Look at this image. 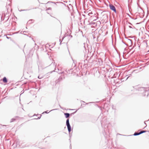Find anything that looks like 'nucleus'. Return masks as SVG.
<instances>
[{
	"label": "nucleus",
	"mask_w": 149,
	"mask_h": 149,
	"mask_svg": "<svg viewBox=\"0 0 149 149\" xmlns=\"http://www.w3.org/2000/svg\"><path fill=\"white\" fill-rule=\"evenodd\" d=\"M141 90L142 91H143L146 94H145V95H146L147 96H148V92L147 91H145V89L144 88H141Z\"/></svg>",
	"instance_id": "nucleus-3"
},
{
	"label": "nucleus",
	"mask_w": 149,
	"mask_h": 149,
	"mask_svg": "<svg viewBox=\"0 0 149 149\" xmlns=\"http://www.w3.org/2000/svg\"><path fill=\"white\" fill-rule=\"evenodd\" d=\"M3 81L5 83H6L7 81V79L6 77H4L3 79Z\"/></svg>",
	"instance_id": "nucleus-5"
},
{
	"label": "nucleus",
	"mask_w": 149,
	"mask_h": 149,
	"mask_svg": "<svg viewBox=\"0 0 149 149\" xmlns=\"http://www.w3.org/2000/svg\"><path fill=\"white\" fill-rule=\"evenodd\" d=\"M49 112H47V111H45L44 112H43V113H48Z\"/></svg>",
	"instance_id": "nucleus-9"
},
{
	"label": "nucleus",
	"mask_w": 149,
	"mask_h": 149,
	"mask_svg": "<svg viewBox=\"0 0 149 149\" xmlns=\"http://www.w3.org/2000/svg\"><path fill=\"white\" fill-rule=\"evenodd\" d=\"M64 114L65 116V118H68L70 116V114L68 113H64Z\"/></svg>",
	"instance_id": "nucleus-4"
},
{
	"label": "nucleus",
	"mask_w": 149,
	"mask_h": 149,
	"mask_svg": "<svg viewBox=\"0 0 149 149\" xmlns=\"http://www.w3.org/2000/svg\"><path fill=\"white\" fill-rule=\"evenodd\" d=\"M66 125L67 126L68 131L70 132L71 131V128L69 122V119H68L66 122Z\"/></svg>",
	"instance_id": "nucleus-1"
},
{
	"label": "nucleus",
	"mask_w": 149,
	"mask_h": 149,
	"mask_svg": "<svg viewBox=\"0 0 149 149\" xmlns=\"http://www.w3.org/2000/svg\"><path fill=\"white\" fill-rule=\"evenodd\" d=\"M40 117H38V119H40Z\"/></svg>",
	"instance_id": "nucleus-12"
},
{
	"label": "nucleus",
	"mask_w": 149,
	"mask_h": 149,
	"mask_svg": "<svg viewBox=\"0 0 149 149\" xmlns=\"http://www.w3.org/2000/svg\"><path fill=\"white\" fill-rule=\"evenodd\" d=\"M146 132V131H141V132H140V134H142L143 133Z\"/></svg>",
	"instance_id": "nucleus-7"
},
{
	"label": "nucleus",
	"mask_w": 149,
	"mask_h": 149,
	"mask_svg": "<svg viewBox=\"0 0 149 149\" xmlns=\"http://www.w3.org/2000/svg\"><path fill=\"white\" fill-rule=\"evenodd\" d=\"M38 78L39 79H41L42 77H40V76H38Z\"/></svg>",
	"instance_id": "nucleus-11"
},
{
	"label": "nucleus",
	"mask_w": 149,
	"mask_h": 149,
	"mask_svg": "<svg viewBox=\"0 0 149 149\" xmlns=\"http://www.w3.org/2000/svg\"><path fill=\"white\" fill-rule=\"evenodd\" d=\"M52 110H51L50 111H52Z\"/></svg>",
	"instance_id": "nucleus-13"
},
{
	"label": "nucleus",
	"mask_w": 149,
	"mask_h": 149,
	"mask_svg": "<svg viewBox=\"0 0 149 149\" xmlns=\"http://www.w3.org/2000/svg\"><path fill=\"white\" fill-rule=\"evenodd\" d=\"M15 120V118H12V119H11V120H10V122H13Z\"/></svg>",
	"instance_id": "nucleus-8"
},
{
	"label": "nucleus",
	"mask_w": 149,
	"mask_h": 149,
	"mask_svg": "<svg viewBox=\"0 0 149 149\" xmlns=\"http://www.w3.org/2000/svg\"><path fill=\"white\" fill-rule=\"evenodd\" d=\"M129 27L130 28H132L133 29V28L131 26H129Z\"/></svg>",
	"instance_id": "nucleus-10"
},
{
	"label": "nucleus",
	"mask_w": 149,
	"mask_h": 149,
	"mask_svg": "<svg viewBox=\"0 0 149 149\" xmlns=\"http://www.w3.org/2000/svg\"><path fill=\"white\" fill-rule=\"evenodd\" d=\"M109 6L111 10L113 11L115 13L116 12V8L113 5L111 4H110L109 5Z\"/></svg>",
	"instance_id": "nucleus-2"
},
{
	"label": "nucleus",
	"mask_w": 149,
	"mask_h": 149,
	"mask_svg": "<svg viewBox=\"0 0 149 149\" xmlns=\"http://www.w3.org/2000/svg\"><path fill=\"white\" fill-rule=\"evenodd\" d=\"M140 134H140V132H138H138H135L134 134V136H137V135H139Z\"/></svg>",
	"instance_id": "nucleus-6"
}]
</instances>
